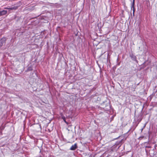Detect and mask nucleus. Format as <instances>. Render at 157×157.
Instances as JSON below:
<instances>
[{"instance_id": "nucleus-1", "label": "nucleus", "mask_w": 157, "mask_h": 157, "mask_svg": "<svg viewBox=\"0 0 157 157\" xmlns=\"http://www.w3.org/2000/svg\"><path fill=\"white\" fill-rule=\"evenodd\" d=\"M6 39L5 38H2L0 41V47H2L3 45H5L6 43Z\"/></svg>"}, {"instance_id": "nucleus-2", "label": "nucleus", "mask_w": 157, "mask_h": 157, "mask_svg": "<svg viewBox=\"0 0 157 157\" xmlns=\"http://www.w3.org/2000/svg\"><path fill=\"white\" fill-rule=\"evenodd\" d=\"M77 144H75L71 147L70 150L72 151L75 150L77 148Z\"/></svg>"}, {"instance_id": "nucleus-3", "label": "nucleus", "mask_w": 157, "mask_h": 157, "mask_svg": "<svg viewBox=\"0 0 157 157\" xmlns=\"http://www.w3.org/2000/svg\"><path fill=\"white\" fill-rule=\"evenodd\" d=\"M7 13V11L5 10H3L2 11H0V16L4 15L6 14Z\"/></svg>"}, {"instance_id": "nucleus-4", "label": "nucleus", "mask_w": 157, "mask_h": 157, "mask_svg": "<svg viewBox=\"0 0 157 157\" xmlns=\"http://www.w3.org/2000/svg\"><path fill=\"white\" fill-rule=\"evenodd\" d=\"M130 56L131 58L133 60L137 61V60H136V58L135 56L132 54L131 55H130Z\"/></svg>"}, {"instance_id": "nucleus-5", "label": "nucleus", "mask_w": 157, "mask_h": 157, "mask_svg": "<svg viewBox=\"0 0 157 157\" xmlns=\"http://www.w3.org/2000/svg\"><path fill=\"white\" fill-rule=\"evenodd\" d=\"M18 7V6H14L11 7L9 8H8V9H9V10H15L17 9Z\"/></svg>"}, {"instance_id": "nucleus-6", "label": "nucleus", "mask_w": 157, "mask_h": 157, "mask_svg": "<svg viewBox=\"0 0 157 157\" xmlns=\"http://www.w3.org/2000/svg\"><path fill=\"white\" fill-rule=\"evenodd\" d=\"M135 2H134V1H133L132 4L131 6V8L132 9V7H134V5Z\"/></svg>"}, {"instance_id": "nucleus-7", "label": "nucleus", "mask_w": 157, "mask_h": 157, "mask_svg": "<svg viewBox=\"0 0 157 157\" xmlns=\"http://www.w3.org/2000/svg\"><path fill=\"white\" fill-rule=\"evenodd\" d=\"M144 137V136H140L138 138V139L140 140L143 138Z\"/></svg>"}, {"instance_id": "nucleus-8", "label": "nucleus", "mask_w": 157, "mask_h": 157, "mask_svg": "<svg viewBox=\"0 0 157 157\" xmlns=\"http://www.w3.org/2000/svg\"><path fill=\"white\" fill-rule=\"evenodd\" d=\"M62 119H63V120L65 122H66V121H65V117H64V116H63V117H62Z\"/></svg>"}, {"instance_id": "nucleus-9", "label": "nucleus", "mask_w": 157, "mask_h": 157, "mask_svg": "<svg viewBox=\"0 0 157 157\" xmlns=\"http://www.w3.org/2000/svg\"><path fill=\"white\" fill-rule=\"evenodd\" d=\"M132 8H133V13L134 14L135 10L134 7H132Z\"/></svg>"}, {"instance_id": "nucleus-10", "label": "nucleus", "mask_w": 157, "mask_h": 157, "mask_svg": "<svg viewBox=\"0 0 157 157\" xmlns=\"http://www.w3.org/2000/svg\"><path fill=\"white\" fill-rule=\"evenodd\" d=\"M144 127H145V126H144V128H142L141 129V132H142V131H143V128H144Z\"/></svg>"}, {"instance_id": "nucleus-11", "label": "nucleus", "mask_w": 157, "mask_h": 157, "mask_svg": "<svg viewBox=\"0 0 157 157\" xmlns=\"http://www.w3.org/2000/svg\"><path fill=\"white\" fill-rule=\"evenodd\" d=\"M133 1H134V2H135V0H133Z\"/></svg>"}]
</instances>
